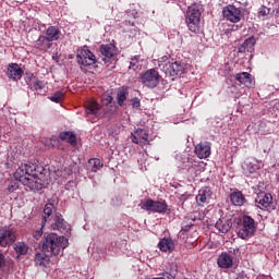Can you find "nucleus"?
I'll list each match as a JSON object with an SVG mask.
<instances>
[{"label":"nucleus","mask_w":279,"mask_h":279,"mask_svg":"<svg viewBox=\"0 0 279 279\" xmlns=\"http://www.w3.org/2000/svg\"><path fill=\"white\" fill-rule=\"evenodd\" d=\"M167 56H163L161 58L158 59V66L160 69V71L165 72L167 70Z\"/></svg>","instance_id":"e433bc0d"},{"label":"nucleus","mask_w":279,"mask_h":279,"mask_svg":"<svg viewBox=\"0 0 279 279\" xmlns=\"http://www.w3.org/2000/svg\"><path fill=\"white\" fill-rule=\"evenodd\" d=\"M199 0H182V4L187 8L185 13V23L193 34L199 32V23L202 21V4Z\"/></svg>","instance_id":"20e7f679"},{"label":"nucleus","mask_w":279,"mask_h":279,"mask_svg":"<svg viewBox=\"0 0 279 279\" xmlns=\"http://www.w3.org/2000/svg\"><path fill=\"white\" fill-rule=\"evenodd\" d=\"M236 82H240V84H243L246 88H252L254 86V78H252V74L247 72H241L235 74Z\"/></svg>","instance_id":"b1692460"},{"label":"nucleus","mask_w":279,"mask_h":279,"mask_svg":"<svg viewBox=\"0 0 279 279\" xmlns=\"http://www.w3.org/2000/svg\"><path fill=\"white\" fill-rule=\"evenodd\" d=\"M14 250L19 256H25L27 254L29 246L24 242H17L14 246Z\"/></svg>","instance_id":"2f4dec72"},{"label":"nucleus","mask_w":279,"mask_h":279,"mask_svg":"<svg viewBox=\"0 0 279 279\" xmlns=\"http://www.w3.org/2000/svg\"><path fill=\"white\" fill-rule=\"evenodd\" d=\"M125 23H129V25H134V19H136V11H128L125 14Z\"/></svg>","instance_id":"f704fd0d"},{"label":"nucleus","mask_w":279,"mask_h":279,"mask_svg":"<svg viewBox=\"0 0 279 279\" xmlns=\"http://www.w3.org/2000/svg\"><path fill=\"white\" fill-rule=\"evenodd\" d=\"M61 141H65L66 143H70V145L75 146L77 145V136L74 135L73 132L65 131L60 133Z\"/></svg>","instance_id":"c756f323"},{"label":"nucleus","mask_w":279,"mask_h":279,"mask_svg":"<svg viewBox=\"0 0 279 279\" xmlns=\"http://www.w3.org/2000/svg\"><path fill=\"white\" fill-rule=\"evenodd\" d=\"M230 201L233 206H243L245 204V195H243V192L235 191L230 194Z\"/></svg>","instance_id":"bb28decb"},{"label":"nucleus","mask_w":279,"mask_h":279,"mask_svg":"<svg viewBox=\"0 0 279 279\" xmlns=\"http://www.w3.org/2000/svg\"><path fill=\"white\" fill-rule=\"evenodd\" d=\"M40 236H43V229L37 230V231L34 233V238H35V239H40Z\"/></svg>","instance_id":"79ce46f5"},{"label":"nucleus","mask_w":279,"mask_h":279,"mask_svg":"<svg viewBox=\"0 0 279 279\" xmlns=\"http://www.w3.org/2000/svg\"><path fill=\"white\" fill-rule=\"evenodd\" d=\"M255 45H256V38L248 37L247 39H245L243 45L239 48V52L245 53V51H247L248 53H252L254 51Z\"/></svg>","instance_id":"cd10ccee"},{"label":"nucleus","mask_w":279,"mask_h":279,"mask_svg":"<svg viewBox=\"0 0 279 279\" xmlns=\"http://www.w3.org/2000/svg\"><path fill=\"white\" fill-rule=\"evenodd\" d=\"M7 77L13 80V82H19L23 77V69L17 63H10L7 69Z\"/></svg>","instance_id":"a211bd4d"},{"label":"nucleus","mask_w":279,"mask_h":279,"mask_svg":"<svg viewBox=\"0 0 279 279\" xmlns=\"http://www.w3.org/2000/svg\"><path fill=\"white\" fill-rule=\"evenodd\" d=\"M234 263V259L232 255L229 253H222L218 257V266L221 267V269H230Z\"/></svg>","instance_id":"393cba45"},{"label":"nucleus","mask_w":279,"mask_h":279,"mask_svg":"<svg viewBox=\"0 0 279 279\" xmlns=\"http://www.w3.org/2000/svg\"><path fill=\"white\" fill-rule=\"evenodd\" d=\"M33 88L34 90H43L45 88V83L43 81H38V78H33Z\"/></svg>","instance_id":"c9c22d12"},{"label":"nucleus","mask_w":279,"mask_h":279,"mask_svg":"<svg viewBox=\"0 0 279 279\" xmlns=\"http://www.w3.org/2000/svg\"><path fill=\"white\" fill-rule=\"evenodd\" d=\"M128 95H130V92L128 90V87H122L121 89L118 90L117 93V101L118 106L123 107L128 99Z\"/></svg>","instance_id":"7c9ffc66"},{"label":"nucleus","mask_w":279,"mask_h":279,"mask_svg":"<svg viewBox=\"0 0 279 279\" xmlns=\"http://www.w3.org/2000/svg\"><path fill=\"white\" fill-rule=\"evenodd\" d=\"M211 197L213 191L210 190V187H202L196 196V204L198 206H204V204H208L210 202Z\"/></svg>","instance_id":"aec40b11"},{"label":"nucleus","mask_w":279,"mask_h":279,"mask_svg":"<svg viewBox=\"0 0 279 279\" xmlns=\"http://www.w3.org/2000/svg\"><path fill=\"white\" fill-rule=\"evenodd\" d=\"M231 88H236L235 86H232Z\"/></svg>","instance_id":"c03bdc74"},{"label":"nucleus","mask_w":279,"mask_h":279,"mask_svg":"<svg viewBox=\"0 0 279 279\" xmlns=\"http://www.w3.org/2000/svg\"><path fill=\"white\" fill-rule=\"evenodd\" d=\"M31 77H34V74H31Z\"/></svg>","instance_id":"37998d69"},{"label":"nucleus","mask_w":279,"mask_h":279,"mask_svg":"<svg viewBox=\"0 0 279 279\" xmlns=\"http://www.w3.org/2000/svg\"><path fill=\"white\" fill-rule=\"evenodd\" d=\"M131 141L135 145H147L149 143V133L145 129H137L131 133Z\"/></svg>","instance_id":"dca6fc26"},{"label":"nucleus","mask_w":279,"mask_h":279,"mask_svg":"<svg viewBox=\"0 0 279 279\" xmlns=\"http://www.w3.org/2000/svg\"><path fill=\"white\" fill-rule=\"evenodd\" d=\"M183 230H187L186 228H183Z\"/></svg>","instance_id":"a18cd8bd"},{"label":"nucleus","mask_w":279,"mask_h":279,"mask_svg":"<svg viewBox=\"0 0 279 279\" xmlns=\"http://www.w3.org/2000/svg\"><path fill=\"white\" fill-rule=\"evenodd\" d=\"M129 69H132V71L141 69V56H135L131 59Z\"/></svg>","instance_id":"473e14b6"},{"label":"nucleus","mask_w":279,"mask_h":279,"mask_svg":"<svg viewBox=\"0 0 279 279\" xmlns=\"http://www.w3.org/2000/svg\"><path fill=\"white\" fill-rule=\"evenodd\" d=\"M158 247L160 252H173V250H175V243H173L171 238H163L159 241Z\"/></svg>","instance_id":"a878e982"},{"label":"nucleus","mask_w":279,"mask_h":279,"mask_svg":"<svg viewBox=\"0 0 279 279\" xmlns=\"http://www.w3.org/2000/svg\"><path fill=\"white\" fill-rule=\"evenodd\" d=\"M260 167H263L262 161H258L256 158H248L243 162L242 171L246 178H250V175H254V173H256Z\"/></svg>","instance_id":"2eb2a0df"},{"label":"nucleus","mask_w":279,"mask_h":279,"mask_svg":"<svg viewBox=\"0 0 279 279\" xmlns=\"http://www.w3.org/2000/svg\"><path fill=\"white\" fill-rule=\"evenodd\" d=\"M174 160L179 169L187 171L191 178H197V169H199V165H197L195 156H193L191 151L184 150L182 153H178L174 156Z\"/></svg>","instance_id":"423d86ee"},{"label":"nucleus","mask_w":279,"mask_h":279,"mask_svg":"<svg viewBox=\"0 0 279 279\" xmlns=\"http://www.w3.org/2000/svg\"><path fill=\"white\" fill-rule=\"evenodd\" d=\"M60 38H62V31H60V27L49 26L35 41V49H39V51H49L52 47V43L60 40Z\"/></svg>","instance_id":"39448f33"},{"label":"nucleus","mask_w":279,"mask_h":279,"mask_svg":"<svg viewBox=\"0 0 279 279\" xmlns=\"http://www.w3.org/2000/svg\"><path fill=\"white\" fill-rule=\"evenodd\" d=\"M53 210H56V205L53 203H48L44 207V216L41 221V229L45 226H50L52 230H60L61 232H69L71 230V225H69L62 218V215L56 214L53 216Z\"/></svg>","instance_id":"7ed1b4c3"},{"label":"nucleus","mask_w":279,"mask_h":279,"mask_svg":"<svg viewBox=\"0 0 279 279\" xmlns=\"http://www.w3.org/2000/svg\"><path fill=\"white\" fill-rule=\"evenodd\" d=\"M85 114L87 117V121L95 123V121H97V119L104 114V110H101V107H99L97 101L92 100L85 105Z\"/></svg>","instance_id":"f8f14e48"},{"label":"nucleus","mask_w":279,"mask_h":279,"mask_svg":"<svg viewBox=\"0 0 279 279\" xmlns=\"http://www.w3.org/2000/svg\"><path fill=\"white\" fill-rule=\"evenodd\" d=\"M16 241V233L10 227L0 229V245L1 247H10Z\"/></svg>","instance_id":"ddd939ff"},{"label":"nucleus","mask_w":279,"mask_h":279,"mask_svg":"<svg viewBox=\"0 0 279 279\" xmlns=\"http://www.w3.org/2000/svg\"><path fill=\"white\" fill-rule=\"evenodd\" d=\"M271 194H267L265 192H260L257 194V197L255 198V204L257 205L258 208H269L271 204Z\"/></svg>","instance_id":"412c9836"},{"label":"nucleus","mask_w":279,"mask_h":279,"mask_svg":"<svg viewBox=\"0 0 279 279\" xmlns=\"http://www.w3.org/2000/svg\"><path fill=\"white\" fill-rule=\"evenodd\" d=\"M50 101H53L54 104H60L64 99V93L62 92H56L52 96L49 97Z\"/></svg>","instance_id":"72a5a7b5"},{"label":"nucleus","mask_w":279,"mask_h":279,"mask_svg":"<svg viewBox=\"0 0 279 279\" xmlns=\"http://www.w3.org/2000/svg\"><path fill=\"white\" fill-rule=\"evenodd\" d=\"M43 174V167L32 163H22L14 173L15 180H11L8 184L7 191L14 193L19 190V182L31 189V191H40L43 189V180L38 175Z\"/></svg>","instance_id":"f257e3e1"},{"label":"nucleus","mask_w":279,"mask_h":279,"mask_svg":"<svg viewBox=\"0 0 279 279\" xmlns=\"http://www.w3.org/2000/svg\"><path fill=\"white\" fill-rule=\"evenodd\" d=\"M5 265V255L0 252V269Z\"/></svg>","instance_id":"ea45409f"},{"label":"nucleus","mask_w":279,"mask_h":279,"mask_svg":"<svg viewBox=\"0 0 279 279\" xmlns=\"http://www.w3.org/2000/svg\"><path fill=\"white\" fill-rule=\"evenodd\" d=\"M99 52L104 57V62H109V60H112V58L117 56V46L112 44L101 45L99 48Z\"/></svg>","instance_id":"f3484780"},{"label":"nucleus","mask_w":279,"mask_h":279,"mask_svg":"<svg viewBox=\"0 0 279 279\" xmlns=\"http://www.w3.org/2000/svg\"><path fill=\"white\" fill-rule=\"evenodd\" d=\"M76 60L77 64H81V66H93V64L97 62L95 54H93L90 50L85 48L77 51Z\"/></svg>","instance_id":"4468645a"},{"label":"nucleus","mask_w":279,"mask_h":279,"mask_svg":"<svg viewBox=\"0 0 279 279\" xmlns=\"http://www.w3.org/2000/svg\"><path fill=\"white\" fill-rule=\"evenodd\" d=\"M141 82L147 88H156L160 84V73L156 69H149L141 74Z\"/></svg>","instance_id":"1a4fd4ad"},{"label":"nucleus","mask_w":279,"mask_h":279,"mask_svg":"<svg viewBox=\"0 0 279 279\" xmlns=\"http://www.w3.org/2000/svg\"><path fill=\"white\" fill-rule=\"evenodd\" d=\"M117 245H118L117 242L111 243L112 252H114L116 254L119 252V246H117Z\"/></svg>","instance_id":"a19ab883"},{"label":"nucleus","mask_w":279,"mask_h":279,"mask_svg":"<svg viewBox=\"0 0 279 279\" xmlns=\"http://www.w3.org/2000/svg\"><path fill=\"white\" fill-rule=\"evenodd\" d=\"M131 106H132V108H135L136 110H138V108H141V99H138L136 97L132 98Z\"/></svg>","instance_id":"4c0bfd02"},{"label":"nucleus","mask_w":279,"mask_h":279,"mask_svg":"<svg viewBox=\"0 0 279 279\" xmlns=\"http://www.w3.org/2000/svg\"><path fill=\"white\" fill-rule=\"evenodd\" d=\"M101 105L105 107V114H114L117 112V102L112 96L105 94L101 98Z\"/></svg>","instance_id":"6ab92c4d"},{"label":"nucleus","mask_w":279,"mask_h":279,"mask_svg":"<svg viewBox=\"0 0 279 279\" xmlns=\"http://www.w3.org/2000/svg\"><path fill=\"white\" fill-rule=\"evenodd\" d=\"M104 167V162H101V159L98 158H92L88 160L87 163V171H92L93 173H97L99 169Z\"/></svg>","instance_id":"c85d7f7f"},{"label":"nucleus","mask_w":279,"mask_h":279,"mask_svg":"<svg viewBox=\"0 0 279 279\" xmlns=\"http://www.w3.org/2000/svg\"><path fill=\"white\" fill-rule=\"evenodd\" d=\"M138 206L142 210H146V213H158L159 215H163V213L169 210V205H167L166 201H154L151 198L141 201Z\"/></svg>","instance_id":"6e6552de"},{"label":"nucleus","mask_w":279,"mask_h":279,"mask_svg":"<svg viewBox=\"0 0 279 279\" xmlns=\"http://www.w3.org/2000/svg\"><path fill=\"white\" fill-rule=\"evenodd\" d=\"M269 8H262L259 11H258V16H267L269 14Z\"/></svg>","instance_id":"58836bf2"},{"label":"nucleus","mask_w":279,"mask_h":279,"mask_svg":"<svg viewBox=\"0 0 279 279\" xmlns=\"http://www.w3.org/2000/svg\"><path fill=\"white\" fill-rule=\"evenodd\" d=\"M222 15L230 23H241V20L243 19V11L241 8L229 4L222 9Z\"/></svg>","instance_id":"9b49d317"},{"label":"nucleus","mask_w":279,"mask_h":279,"mask_svg":"<svg viewBox=\"0 0 279 279\" xmlns=\"http://www.w3.org/2000/svg\"><path fill=\"white\" fill-rule=\"evenodd\" d=\"M189 64L182 61H169L163 73L167 77H175L178 75H182V73H186V71H189Z\"/></svg>","instance_id":"9d476101"},{"label":"nucleus","mask_w":279,"mask_h":279,"mask_svg":"<svg viewBox=\"0 0 279 279\" xmlns=\"http://www.w3.org/2000/svg\"><path fill=\"white\" fill-rule=\"evenodd\" d=\"M216 230L220 232V234H228L232 228V220L231 219H218L215 225Z\"/></svg>","instance_id":"5701e85b"},{"label":"nucleus","mask_w":279,"mask_h":279,"mask_svg":"<svg viewBox=\"0 0 279 279\" xmlns=\"http://www.w3.org/2000/svg\"><path fill=\"white\" fill-rule=\"evenodd\" d=\"M234 223L240 239H252L256 234V221L251 216L244 215L241 218H236Z\"/></svg>","instance_id":"0eeeda50"},{"label":"nucleus","mask_w":279,"mask_h":279,"mask_svg":"<svg viewBox=\"0 0 279 279\" xmlns=\"http://www.w3.org/2000/svg\"><path fill=\"white\" fill-rule=\"evenodd\" d=\"M195 154L201 159L208 158V156H210V143L203 142L196 145Z\"/></svg>","instance_id":"4be33fe9"},{"label":"nucleus","mask_w":279,"mask_h":279,"mask_svg":"<svg viewBox=\"0 0 279 279\" xmlns=\"http://www.w3.org/2000/svg\"><path fill=\"white\" fill-rule=\"evenodd\" d=\"M69 247V239L64 235L58 236L56 233L48 234L41 244L43 253L35 255V265L39 267H47L50 263L49 256H58L60 250Z\"/></svg>","instance_id":"f03ea898"}]
</instances>
